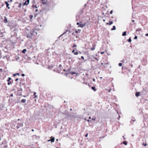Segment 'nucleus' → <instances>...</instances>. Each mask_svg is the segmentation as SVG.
Instances as JSON below:
<instances>
[{
	"label": "nucleus",
	"instance_id": "obj_1",
	"mask_svg": "<svg viewBox=\"0 0 148 148\" xmlns=\"http://www.w3.org/2000/svg\"><path fill=\"white\" fill-rule=\"evenodd\" d=\"M37 34V33L34 30H32L30 31V33L28 34H27V37L29 39H32V36L33 35Z\"/></svg>",
	"mask_w": 148,
	"mask_h": 148
},
{
	"label": "nucleus",
	"instance_id": "obj_2",
	"mask_svg": "<svg viewBox=\"0 0 148 148\" xmlns=\"http://www.w3.org/2000/svg\"><path fill=\"white\" fill-rule=\"evenodd\" d=\"M86 23L83 24H80L78 26L81 27H83L86 25Z\"/></svg>",
	"mask_w": 148,
	"mask_h": 148
},
{
	"label": "nucleus",
	"instance_id": "obj_3",
	"mask_svg": "<svg viewBox=\"0 0 148 148\" xmlns=\"http://www.w3.org/2000/svg\"><path fill=\"white\" fill-rule=\"evenodd\" d=\"M29 0H26L24 3V5H27L29 3Z\"/></svg>",
	"mask_w": 148,
	"mask_h": 148
},
{
	"label": "nucleus",
	"instance_id": "obj_4",
	"mask_svg": "<svg viewBox=\"0 0 148 148\" xmlns=\"http://www.w3.org/2000/svg\"><path fill=\"white\" fill-rule=\"evenodd\" d=\"M23 126V124L22 123H19L17 124V125L16 126L17 129H18L20 127Z\"/></svg>",
	"mask_w": 148,
	"mask_h": 148
},
{
	"label": "nucleus",
	"instance_id": "obj_5",
	"mask_svg": "<svg viewBox=\"0 0 148 148\" xmlns=\"http://www.w3.org/2000/svg\"><path fill=\"white\" fill-rule=\"evenodd\" d=\"M70 117V114L68 112L67 114V115L66 116V118H69V117Z\"/></svg>",
	"mask_w": 148,
	"mask_h": 148
},
{
	"label": "nucleus",
	"instance_id": "obj_6",
	"mask_svg": "<svg viewBox=\"0 0 148 148\" xmlns=\"http://www.w3.org/2000/svg\"><path fill=\"white\" fill-rule=\"evenodd\" d=\"M54 140H55L54 138H52V139H50L49 140H48V142L51 141L52 142H54Z\"/></svg>",
	"mask_w": 148,
	"mask_h": 148
},
{
	"label": "nucleus",
	"instance_id": "obj_7",
	"mask_svg": "<svg viewBox=\"0 0 148 148\" xmlns=\"http://www.w3.org/2000/svg\"><path fill=\"white\" fill-rule=\"evenodd\" d=\"M42 4L44 5H45L46 4L47 1L46 0H42Z\"/></svg>",
	"mask_w": 148,
	"mask_h": 148
},
{
	"label": "nucleus",
	"instance_id": "obj_8",
	"mask_svg": "<svg viewBox=\"0 0 148 148\" xmlns=\"http://www.w3.org/2000/svg\"><path fill=\"white\" fill-rule=\"evenodd\" d=\"M140 93L139 92H136L135 94L136 96L137 97L138 96L140 95Z\"/></svg>",
	"mask_w": 148,
	"mask_h": 148
},
{
	"label": "nucleus",
	"instance_id": "obj_9",
	"mask_svg": "<svg viewBox=\"0 0 148 148\" xmlns=\"http://www.w3.org/2000/svg\"><path fill=\"white\" fill-rule=\"evenodd\" d=\"M5 3L6 4L7 7L8 9H9V4L8 3V1H5Z\"/></svg>",
	"mask_w": 148,
	"mask_h": 148
},
{
	"label": "nucleus",
	"instance_id": "obj_10",
	"mask_svg": "<svg viewBox=\"0 0 148 148\" xmlns=\"http://www.w3.org/2000/svg\"><path fill=\"white\" fill-rule=\"evenodd\" d=\"M110 23H106V24L107 25H112V24L113 23V21H110Z\"/></svg>",
	"mask_w": 148,
	"mask_h": 148
},
{
	"label": "nucleus",
	"instance_id": "obj_11",
	"mask_svg": "<svg viewBox=\"0 0 148 148\" xmlns=\"http://www.w3.org/2000/svg\"><path fill=\"white\" fill-rule=\"evenodd\" d=\"M21 102L22 103H25L26 102V100L25 99H23L21 100Z\"/></svg>",
	"mask_w": 148,
	"mask_h": 148
},
{
	"label": "nucleus",
	"instance_id": "obj_12",
	"mask_svg": "<svg viewBox=\"0 0 148 148\" xmlns=\"http://www.w3.org/2000/svg\"><path fill=\"white\" fill-rule=\"evenodd\" d=\"M126 31H125L123 32L122 35L123 36H125L126 35Z\"/></svg>",
	"mask_w": 148,
	"mask_h": 148
},
{
	"label": "nucleus",
	"instance_id": "obj_13",
	"mask_svg": "<svg viewBox=\"0 0 148 148\" xmlns=\"http://www.w3.org/2000/svg\"><path fill=\"white\" fill-rule=\"evenodd\" d=\"M116 29L115 26H113L112 28L111 29L112 30H115Z\"/></svg>",
	"mask_w": 148,
	"mask_h": 148
},
{
	"label": "nucleus",
	"instance_id": "obj_14",
	"mask_svg": "<svg viewBox=\"0 0 148 148\" xmlns=\"http://www.w3.org/2000/svg\"><path fill=\"white\" fill-rule=\"evenodd\" d=\"M95 49V47L94 46H93V47L90 49L92 51L94 50Z\"/></svg>",
	"mask_w": 148,
	"mask_h": 148
},
{
	"label": "nucleus",
	"instance_id": "obj_15",
	"mask_svg": "<svg viewBox=\"0 0 148 148\" xmlns=\"http://www.w3.org/2000/svg\"><path fill=\"white\" fill-rule=\"evenodd\" d=\"M29 17L31 20H32L33 17V15H30L29 16Z\"/></svg>",
	"mask_w": 148,
	"mask_h": 148
},
{
	"label": "nucleus",
	"instance_id": "obj_16",
	"mask_svg": "<svg viewBox=\"0 0 148 148\" xmlns=\"http://www.w3.org/2000/svg\"><path fill=\"white\" fill-rule=\"evenodd\" d=\"M27 51V50L26 49H24L22 51V52L23 53H25V52Z\"/></svg>",
	"mask_w": 148,
	"mask_h": 148
},
{
	"label": "nucleus",
	"instance_id": "obj_17",
	"mask_svg": "<svg viewBox=\"0 0 148 148\" xmlns=\"http://www.w3.org/2000/svg\"><path fill=\"white\" fill-rule=\"evenodd\" d=\"M92 90H93L94 91H96V90L95 89V87L94 86L92 87Z\"/></svg>",
	"mask_w": 148,
	"mask_h": 148
},
{
	"label": "nucleus",
	"instance_id": "obj_18",
	"mask_svg": "<svg viewBox=\"0 0 148 148\" xmlns=\"http://www.w3.org/2000/svg\"><path fill=\"white\" fill-rule=\"evenodd\" d=\"M4 22L5 23H7V18H5V19L4 20Z\"/></svg>",
	"mask_w": 148,
	"mask_h": 148
},
{
	"label": "nucleus",
	"instance_id": "obj_19",
	"mask_svg": "<svg viewBox=\"0 0 148 148\" xmlns=\"http://www.w3.org/2000/svg\"><path fill=\"white\" fill-rule=\"evenodd\" d=\"M68 112H67V111H65V112H64V115L66 116V115H67V113H68Z\"/></svg>",
	"mask_w": 148,
	"mask_h": 148
},
{
	"label": "nucleus",
	"instance_id": "obj_20",
	"mask_svg": "<svg viewBox=\"0 0 148 148\" xmlns=\"http://www.w3.org/2000/svg\"><path fill=\"white\" fill-rule=\"evenodd\" d=\"M7 81L8 82V85H9L10 83H9V77H8V79L7 80Z\"/></svg>",
	"mask_w": 148,
	"mask_h": 148
},
{
	"label": "nucleus",
	"instance_id": "obj_21",
	"mask_svg": "<svg viewBox=\"0 0 148 148\" xmlns=\"http://www.w3.org/2000/svg\"><path fill=\"white\" fill-rule=\"evenodd\" d=\"M64 112H61L60 113V115H63L64 114Z\"/></svg>",
	"mask_w": 148,
	"mask_h": 148
},
{
	"label": "nucleus",
	"instance_id": "obj_22",
	"mask_svg": "<svg viewBox=\"0 0 148 148\" xmlns=\"http://www.w3.org/2000/svg\"><path fill=\"white\" fill-rule=\"evenodd\" d=\"M71 73L73 75V74H76V73L74 72H71Z\"/></svg>",
	"mask_w": 148,
	"mask_h": 148
},
{
	"label": "nucleus",
	"instance_id": "obj_23",
	"mask_svg": "<svg viewBox=\"0 0 148 148\" xmlns=\"http://www.w3.org/2000/svg\"><path fill=\"white\" fill-rule=\"evenodd\" d=\"M131 41H132L131 39V38H129V39L128 40H127V41H128V42H131Z\"/></svg>",
	"mask_w": 148,
	"mask_h": 148
},
{
	"label": "nucleus",
	"instance_id": "obj_24",
	"mask_svg": "<svg viewBox=\"0 0 148 148\" xmlns=\"http://www.w3.org/2000/svg\"><path fill=\"white\" fill-rule=\"evenodd\" d=\"M122 64L121 63H120L119 64V66H122Z\"/></svg>",
	"mask_w": 148,
	"mask_h": 148
},
{
	"label": "nucleus",
	"instance_id": "obj_25",
	"mask_svg": "<svg viewBox=\"0 0 148 148\" xmlns=\"http://www.w3.org/2000/svg\"><path fill=\"white\" fill-rule=\"evenodd\" d=\"M123 143L125 145H127V143L126 141H123Z\"/></svg>",
	"mask_w": 148,
	"mask_h": 148
},
{
	"label": "nucleus",
	"instance_id": "obj_26",
	"mask_svg": "<svg viewBox=\"0 0 148 148\" xmlns=\"http://www.w3.org/2000/svg\"><path fill=\"white\" fill-rule=\"evenodd\" d=\"M78 52L77 51L75 52L74 53V54L75 55H77L78 54Z\"/></svg>",
	"mask_w": 148,
	"mask_h": 148
},
{
	"label": "nucleus",
	"instance_id": "obj_27",
	"mask_svg": "<svg viewBox=\"0 0 148 148\" xmlns=\"http://www.w3.org/2000/svg\"><path fill=\"white\" fill-rule=\"evenodd\" d=\"M32 8L35 7V8H37V6H36V5H33L32 6Z\"/></svg>",
	"mask_w": 148,
	"mask_h": 148
},
{
	"label": "nucleus",
	"instance_id": "obj_28",
	"mask_svg": "<svg viewBox=\"0 0 148 148\" xmlns=\"http://www.w3.org/2000/svg\"><path fill=\"white\" fill-rule=\"evenodd\" d=\"M143 145H144L145 146H146L147 145V144L146 143H143Z\"/></svg>",
	"mask_w": 148,
	"mask_h": 148
},
{
	"label": "nucleus",
	"instance_id": "obj_29",
	"mask_svg": "<svg viewBox=\"0 0 148 148\" xmlns=\"http://www.w3.org/2000/svg\"><path fill=\"white\" fill-rule=\"evenodd\" d=\"M137 38V36H135V37H134V39H136Z\"/></svg>",
	"mask_w": 148,
	"mask_h": 148
},
{
	"label": "nucleus",
	"instance_id": "obj_30",
	"mask_svg": "<svg viewBox=\"0 0 148 148\" xmlns=\"http://www.w3.org/2000/svg\"><path fill=\"white\" fill-rule=\"evenodd\" d=\"M140 29H137L136 30V31H140Z\"/></svg>",
	"mask_w": 148,
	"mask_h": 148
},
{
	"label": "nucleus",
	"instance_id": "obj_31",
	"mask_svg": "<svg viewBox=\"0 0 148 148\" xmlns=\"http://www.w3.org/2000/svg\"><path fill=\"white\" fill-rule=\"evenodd\" d=\"M36 94V92H34V96H35V97H37L36 95H35Z\"/></svg>",
	"mask_w": 148,
	"mask_h": 148
},
{
	"label": "nucleus",
	"instance_id": "obj_32",
	"mask_svg": "<svg viewBox=\"0 0 148 148\" xmlns=\"http://www.w3.org/2000/svg\"><path fill=\"white\" fill-rule=\"evenodd\" d=\"M81 58L83 60H84V57L83 56H82L81 57Z\"/></svg>",
	"mask_w": 148,
	"mask_h": 148
},
{
	"label": "nucleus",
	"instance_id": "obj_33",
	"mask_svg": "<svg viewBox=\"0 0 148 148\" xmlns=\"http://www.w3.org/2000/svg\"><path fill=\"white\" fill-rule=\"evenodd\" d=\"M21 75L22 76L24 77L25 76V75L24 74H22Z\"/></svg>",
	"mask_w": 148,
	"mask_h": 148
},
{
	"label": "nucleus",
	"instance_id": "obj_34",
	"mask_svg": "<svg viewBox=\"0 0 148 148\" xmlns=\"http://www.w3.org/2000/svg\"><path fill=\"white\" fill-rule=\"evenodd\" d=\"M76 46H77V45H73V47H76Z\"/></svg>",
	"mask_w": 148,
	"mask_h": 148
},
{
	"label": "nucleus",
	"instance_id": "obj_35",
	"mask_svg": "<svg viewBox=\"0 0 148 148\" xmlns=\"http://www.w3.org/2000/svg\"><path fill=\"white\" fill-rule=\"evenodd\" d=\"M21 3H19V7L21 8Z\"/></svg>",
	"mask_w": 148,
	"mask_h": 148
},
{
	"label": "nucleus",
	"instance_id": "obj_36",
	"mask_svg": "<svg viewBox=\"0 0 148 148\" xmlns=\"http://www.w3.org/2000/svg\"><path fill=\"white\" fill-rule=\"evenodd\" d=\"M112 12H113V11H112V10H111V11L110 12V14H112Z\"/></svg>",
	"mask_w": 148,
	"mask_h": 148
},
{
	"label": "nucleus",
	"instance_id": "obj_37",
	"mask_svg": "<svg viewBox=\"0 0 148 148\" xmlns=\"http://www.w3.org/2000/svg\"><path fill=\"white\" fill-rule=\"evenodd\" d=\"M104 53V52H101V54H103Z\"/></svg>",
	"mask_w": 148,
	"mask_h": 148
},
{
	"label": "nucleus",
	"instance_id": "obj_38",
	"mask_svg": "<svg viewBox=\"0 0 148 148\" xmlns=\"http://www.w3.org/2000/svg\"><path fill=\"white\" fill-rule=\"evenodd\" d=\"M2 69H0V71L2 72Z\"/></svg>",
	"mask_w": 148,
	"mask_h": 148
},
{
	"label": "nucleus",
	"instance_id": "obj_39",
	"mask_svg": "<svg viewBox=\"0 0 148 148\" xmlns=\"http://www.w3.org/2000/svg\"><path fill=\"white\" fill-rule=\"evenodd\" d=\"M95 60H97V61H98V59L97 58H95Z\"/></svg>",
	"mask_w": 148,
	"mask_h": 148
},
{
	"label": "nucleus",
	"instance_id": "obj_40",
	"mask_svg": "<svg viewBox=\"0 0 148 148\" xmlns=\"http://www.w3.org/2000/svg\"><path fill=\"white\" fill-rule=\"evenodd\" d=\"M145 35L146 36H148V33L146 34Z\"/></svg>",
	"mask_w": 148,
	"mask_h": 148
},
{
	"label": "nucleus",
	"instance_id": "obj_41",
	"mask_svg": "<svg viewBox=\"0 0 148 148\" xmlns=\"http://www.w3.org/2000/svg\"><path fill=\"white\" fill-rule=\"evenodd\" d=\"M88 134H86L85 135V137H87V136H88Z\"/></svg>",
	"mask_w": 148,
	"mask_h": 148
},
{
	"label": "nucleus",
	"instance_id": "obj_42",
	"mask_svg": "<svg viewBox=\"0 0 148 148\" xmlns=\"http://www.w3.org/2000/svg\"><path fill=\"white\" fill-rule=\"evenodd\" d=\"M77 25H79V23H77Z\"/></svg>",
	"mask_w": 148,
	"mask_h": 148
},
{
	"label": "nucleus",
	"instance_id": "obj_43",
	"mask_svg": "<svg viewBox=\"0 0 148 148\" xmlns=\"http://www.w3.org/2000/svg\"><path fill=\"white\" fill-rule=\"evenodd\" d=\"M93 81H94H94H95V79H94V78H93Z\"/></svg>",
	"mask_w": 148,
	"mask_h": 148
},
{
	"label": "nucleus",
	"instance_id": "obj_44",
	"mask_svg": "<svg viewBox=\"0 0 148 148\" xmlns=\"http://www.w3.org/2000/svg\"><path fill=\"white\" fill-rule=\"evenodd\" d=\"M6 147H7L6 146H4V148L2 147V148H5Z\"/></svg>",
	"mask_w": 148,
	"mask_h": 148
},
{
	"label": "nucleus",
	"instance_id": "obj_45",
	"mask_svg": "<svg viewBox=\"0 0 148 148\" xmlns=\"http://www.w3.org/2000/svg\"><path fill=\"white\" fill-rule=\"evenodd\" d=\"M16 75V74H13V76H15Z\"/></svg>",
	"mask_w": 148,
	"mask_h": 148
},
{
	"label": "nucleus",
	"instance_id": "obj_46",
	"mask_svg": "<svg viewBox=\"0 0 148 148\" xmlns=\"http://www.w3.org/2000/svg\"><path fill=\"white\" fill-rule=\"evenodd\" d=\"M111 89H109V91H108L109 92H110L111 91Z\"/></svg>",
	"mask_w": 148,
	"mask_h": 148
},
{
	"label": "nucleus",
	"instance_id": "obj_47",
	"mask_svg": "<svg viewBox=\"0 0 148 148\" xmlns=\"http://www.w3.org/2000/svg\"><path fill=\"white\" fill-rule=\"evenodd\" d=\"M18 80V78L16 79L15 81H17Z\"/></svg>",
	"mask_w": 148,
	"mask_h": 148
},
{
	"label": "nucleus",
	"instance_id": "obj_48",
	"mask_svg": "<svg viewBox=\"0 0 148 148\" xmlns=\"http://www.w3.org/2000/svg\"><path fill=\"white\" fill-rule=\"evenodd\" d=\"M75 32H76V33H77L78 32V31H77V30H76V31H75Z\"/></svg>",
	"mask_w": 148,
	"mask_h": 148
},
{
	"label": "nucleus",
	"instance_id": "obj_49",
	"mask_svg": "<svg viewBox=\"0 0 148 148\" xmlns=\"http://www.w3.org/2000/svg\"><path fill=\"white\" fill-rule=\"evenodd\" d=\"M74 51H75V50H73L72 51V52L73 53H74Z\"/></svg>",
	"mask_w": 148,
	"mask_h": 148
},
{
	"label": "nucleus",
	"instance_id": "obj_50",
	"mask_svg": "<svg viewBox=\"0 0 148 148\" xmlns=\"http://www.w3.org/2000/svg\"><path fill=\"white\" fill-rule=\"evenodd\" d=\"M13 95L12 94H11L10 95V96H11V97L13 96Z\"/></svg>",
	"mask_w": 148,
	"mask_h": 148
},
{
	"label": "nucleus",
	"instance_id": "obj_51",
	"mask_svg": "<svg viewBox=\"0 0 148 148\" xmlns=\"http://www.w3.org/2000/svg\"><path fill=\"white\" fill-rule=\"evenodd\" d=\"M92 120H95V118H92Z\"/></svg>",
	"mask_w": 148,
	"mask_h": 148
},
{
	"label": "nucleus",
	"instance_id": "obj_52",
	"mask_svg": "<svg viewBox=\"0 0 148 148\" xmlns=\"http://www.w3.org/2000/svg\"><path fill=\"white\" fill-rule=\"evenodd\" d=\"M16 75H19V73H16Z\"/></svg>",
	"mask_w": 148,
	"mask_h": 148
},
{
	"label": "nucleus",
	"instance_id": "obj_53",
	"mask_svg": "<svg viewBox=\"0 0 148 148\" xmlns=\"http://www.w3.org/2000/svg\"><path fill=\"white\" fill-rule=\"evenodd\" d=\"M103 21L105 22V19H103Z\"/></svg>",
	"mask_w": 148,
	"mask_h": 148
},
{
	"label": "nucleus",
	"instance_id": "obj_54",
	"mask_svg": "<svg viewBox=\"0 0 148 148\" xmlns=\"http://www.w3.org/2000/svg\"><path fill=\"white\" fill-rule=\"evenodd\" d=\"M132 21L133 22H134V20H132Z\"/></svg>",
	"mask_w": 148,
	"mask_h": 148
},
{
	"label": "nucleus",
	"instance_id": "obj_55",
	"mask_svg": "<svg viewBox=\"0 0 148 148\" xmlns=\"http://www.w3.org/2000/svg\"><path fill=\"white\" fill-rule=\"evenodd\" d=\"M10 1L11 2H12V0H10Z\"/></svg>",
	"mask_w": 148,
	"mask_h": 148
},
{
	"label": "nucleus",
	"instance_id": "obj_56",
	"mask_svg": "<svg viewBox=\"0 0 148 148\" xmlns=\"http://www.w3.org/2000/svg\"><path fill=\"white\" fill-rule=\"evenodd\" d=\"M35 11L36 12H37L38 11V10H36Z\"/></svg>",
	"mask_w": 148,
	"mask_h": 148
},
{
	"label": "nucleus",
	"instance_id": "obj_57",
	"mask_svg": "<svg viewBox=\"0 0 148 148\" xmlns=\"http://www.w3.org/2000/svg\"><path fill=\"white\" fill-rule=\"evenodd\" d=\"M120 115H119V118H120Z\"/></svg>",
	"mask_w": 148,
	"mask_h": 148
},
{
	"label": "nucleus",
	"instance_id": "obj_58",
	"mask_svg": "<svg viewBox=\"0 0 148 148\" xmlns=\"http://www.w3.org/2000/svg\"><path fill=\"white\" fill-rule=\"evenodd\" d=\"M87 121H89V119H88L87 120Z\"/></svg>",
	"mask_w": 148,
	"mask_h": 148
},
{
	"label": "nucleus",
	"instance_id": "obj_59",
	"mask_svg": "<svg viewBox=\"0 0 148 148\" xmlns=\"http://www.w3.org/2000/svg\"><path fill=\"white\" fill-rule=\"evenodd\" d=\"M32 131H34V130H33V129H32Z\"/></svg>",
	"mask_w": 148,
	"mask_h": 148
},
{
	"label": "nucleus",
	"instance_id": "obj_60",
	"mask_svg": "<svg viewBox=\"0 0 148 148\" xmlns=\"http://www.w3.org/2000/svg\"><path fill=\"white\" fill-rule=\"evenodd\" d=\"M132 136H134V135L133 134H132Z\"/></svg>",
	"mask_w": 148,
	"mask_h": 148
},
{
	"label": "nucleus",
	"instance_id": "obj_61",
	"mask_svg": "<svg viewBox=\"0 0 148 148\" xmlns=\"http://www.w3.org/2000/svg\"><path fill=\"white\" fill-rule=\"evenodd\" d=\"M61 66V64L59 66Z\"/></svg>",
	"mask_w": 148,
	"mask_h": 148
},
{
	"label": "nucleus",
	"instance_id": "obj_62",
	"mask_svg": "<svg viewBox=\"0 0 148 148\" xmlns=\"http://www.w3.org/2000/svg\"><path fill=\"white\" fill-rule=\"evenodd\" d=\"M70 110H72V109H70Z\"/></svg>",
	"mask_w": 148,
	"mask_h": 148
},
{
	"label": "nucleus",
	"instance_id": "obj_63",
	"mask_svg": "<svg viewBox=\"0 0 148 148\" xmlns=\"http://www.w3.org/2000/svg\"><path fill=\"white\" fill-rule=\"evenodd\" d=\"M90 118H91V117H89V119H90Z\"/></svg>",
	"mask_w": 148,
	"mask_h": 148
},
{
	"label": "nucleus",
	"instance_id": "obj_64",
	"mask_svg": "<svg viewBox=\"0 0 148 148\" xmlns=\"http://www.w3.org/2000/svg\"><path fill=\"white\" fill-rule=\"evenodd\" d=\"M11 79V78L10 77V80Z\"/></svg>",
	"mask_w": 148,
	"mask_h": 148
}]
</instances>
